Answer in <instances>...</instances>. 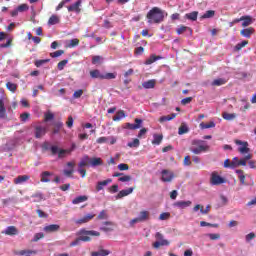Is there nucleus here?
Wrapping results in <instances>:
<instances>
[{
  "instance_id": "423d86ee",
  "label": "nucleus",
  "mask_w": 256,
  "mask_h": 256,
  "mask_svg": "<svg viewBox=\"0 0 256 256\" xmlns=\"http://www.w3.org/2000/svg\"><path fill=\"white\" fill-rule=\"evenodd\" d=\"M211 185H223L225 178L221 177L217 172H212L210 177Z\"/></svg>"
},
{
  "instance_id": "bf43d9fd",
  "label": "nucleus",
  "mask_w": 256,
  "mask_h": 256,
  "mask_svg": "<svg viewBox=\"0 0 256 256\" xmlns=\"http://www.w3.org/2000/svg\"><path fill=\"white\" fill-rule=\"evenodd\" d=\"M63 53H65V51H63V50H58V51H55V52L50 53V56L53 57V58L61 57V55H63Z\"/></svg>"
},
{
  "instance_id": "37998d69",
  "label": "nucleus",
  "mask_w": 256,
  "mask_h": 256,
  "mask_svg": "<svg viewBox=\"0 0 256 256\" xmlns=\"http://www.w3.org/2000/svg\"><path fill=\"white\" fill-rule=\"evenodd\" d=\"M6 88L8 89V91H11L12 93H15V91H17V84L12 83V82H7L6 83Z\"/></svg>"
},
{
  "instance_id": "cd10ccee",
  "label": "nucleus",
  "mask_w": 256,
  "mask_h": 256,
  "mask_svg": "<svg viewBox=\"0 0 256 256\" xmlns=\"http://www.w3.org/2000/svg\"><path fill=\"white\" fill-rule=\"evenodd\" d=\"M225 83H227V79L225 78H218V79H215L211 85L212 87H221V85H225Z\"/></svg>"
},
{
  "instance_id": "09e8293b",
  "label": "nucleus",
  "mask_w": 256,
  "mask_h": 256,
  "mask_svg": "<svg viewBox=\"0 0 256 256\" xmlns=\"http://www.w3.org/2000/svg\"><path fill=\"white\" fill-rule=\"evenodd\" d=\"M185 133H189V128L183 125L178 129V135H185Z\"/></svg>"
},
{
  "instance_id": "69168bd1",
  "label": "nucleus",
  "mask_w": 256,
  "mask_h": 256,
  "mask_svg": "<svg viewBox=\"0 0 256 256\" xmlns=\"http://www.w3.org/2000/svg\"><path fill=\"white\" fill-rule=\"evenodd\" d=\"M245 239L247 243L253 241V239H255V233L250 232L249 234L246 235Z\"/></svg>"
},
{
  "instance_id": "5fc2aeb1",
  "label": "nucleus",
  "mask_w": 256,
  "mask_h": 256,
  "mask_svg": "<svg viewBox=\"0 0 256 256\" xmlns=\"http://www.w3.org/2000/svg\"><path fill=\"white\" fill-rule=\"evenodd\" d=\"M247 43H249V42H247V40H244V41L238 43V44L235 46V50H236V51H241V48H242V47H245V46L247 45Z\"/></svg>"
},
{
  "instance_id": "6ab92c4d",
  "label": "nucleus",
  "mask_w": 256,
  "mask_h": 256,
  "mask_svg": "<svg viewBox=\"0 0 256 256\" xmlns=\"http://www.w3.org/2000/svg\"><path fill=\"white\" fill-rule=\"evenodd\" d=\"M14 255L32 256V255H37V252L35 250H20V251H15Z\"/></svg>"
},
{
  "instance_id": "9d476101",
  "label": "nucleus",
  "mask_w": 256,
  "mask_h": 256,
  "mask_svg": "<svg viewBox=\"0 0 256 256\" xmlns=\"http://www.w3.org/2000/svg\"><path fill=\"white\" fill-rule=\"evenodd\" d=\"M133 191H135V188L130 187L128 189H124L121 190L116 196L115 199L119 200V199H123V197H127V195H131V193H133Z\"/></svg>"
},
{
  "instance_id": "e433bc0d",
  "label": "nucleus",
  "mask_w": 256,
  "mask_h": 256,
  "mask_svg": "<svg viewBox=\"0 0 256 256\" xmlns=\"http://www.w3.org/2000/svg\"><path fill=\"white\" fill-rule=\"evenodd\" d=\"M78 45H79V39H77V38L71 39V40L66 44V46H67L69 49H73V47H77Z\"/></svg>"
},
{
  "instance_id": "473e14b6",
  "label": "nucleus",
  "mask_w": 256,
  "mask_h": 256,
  "mask_svg": "<svg viewBox=\"0 0 256 256\" xmlns=\"http://www.w3.org/2000/svg\"><path fill=\"white\" fill-rule=\"evenodd\" d=\"M222 117H223V119H225L226 121H233V119H236L237 114L224 112V113L222 114Z\"/></svg>"
},
{
  "instance_id": "ea45409f",
  "label": "nucleus",
  "mask_w": 256,
  "mask_h": 256,
  "mask_svg": "<svg viewBox=\"0 0 256 256\" xmlns=\"http://www.w3.org/2000/svg\"><path fill=\"white\" fill-rule=\"evenodd\" d=\"M51 173L49 171H45L41 174V182L42 183H49L51 180H49L48 177H50Z\"/></svg>"
},
{
  "instance_id": "2f4dec72",
  "label": "nucleus",
  "mask_w": 256,
  "mask_h": 256,
  "mask_svg": "<svg viewBox=\"0 0 256 256\" xmlns=\"http://www.w3.org/2000/svg\"><path fill=\"white\" fill-rule=\"evenodd\" d=\"M103 75L104 74H101V71L97 69L90 71V77H92V79H103Z\"/></svg>"
},
{
  "instance_id": "7ed1b4c3",
  "label": "nucleus",
  "mask_w": 256,
  "mask_h": 256,
  "mask_svg": "<svg viewBox=\"0 0 256 256\" xmlns=\"http://www.w3.org/2000/svg\"><path fill=\"white\" fill-rule=\"evenodd\" d=\"M101 233L95 230H80V241H84V243H89L91 241V237H99Z\"/></svg>"
},
{
  "instance_id": "a18cd8bd",
  "label": "nucleus",
  "mask_w": 256,
  "mask_h": 256,
  "mask_svg": "<svg viewBox=\"0 0 256 256\" xmlns=\"http://www.w3.org/2000/svg\"><path fill=\"white\" fill-rule=\"evenodd\" d=\"M16 8L18 9V13H25V11H29V5L27 4H21Z\"/></svg>"
},
{
  "instance_id": "f257e3e1",
  "label": "nucleus",
  "mask_w": 256,
  "mask_h": 256,
  "mask_svg": "<svg viewBox=\"0 0 256 256\" xmlns=\"http://www.w3.org/2000/svg\"><path fill=\"white\" fill-rule=\"evenodd\" d=\"M190 151L191 153H194V155H201V153H206V151H209V146L207 145L206 141L193 140Z\"/></svg>"
},
{
  "instance_id": "0eeeda50",
  "label": "nucleus",
  "mask_w": 256,
  "mask_h": 256,
  "mask_svg": "<svg viewBox=\"0 0 256 256\" xmlns=\"http://www.w3.org/2000/svg\"><path fill=\"white\" fill-rule=\"evenodd\" d=\"M50 151L52 155H58V159H64L65 155H67L68 151L65 149H60L59 147L53 145L50 147Z\"/></svg>"
},
{
  "instance_id": "58836bf2",
  "label": "nucleus",
  "mask_w": 256,
  "mask_h": 256,
  "mask_svg": "<svg viewBox=\"0 0 256 256\" xmlns=\"http://www.w3.org/2000/svg\"><path fill=\"white\" fill-rule=\"evenodd\" d=\"M90 165L92 167H99V165H103V161L101 158H93L92 160L90 159Z\"/></svg>"
},
{
  "instance_id": "4468645a",
  "label": "nucleus",
  "mask_w": 256,
  "mask_h": 256,
  "mask_svg": "<svg viewBox=\"0 0 256 256\" xmlns=\"http://www.w3.org/2000/svg\"><path fill=\"white\" fill-rule=\"evenodd\" d=\"M95 217V214H86L84 217L75 220L76 225H83V223H89L91 219Z\"/></svg>"
},
{
  "instance_id": "f3484780",
  "label": "nucleus",
  "mask_w": 256,
  "mask_h": 256,
  "mask_svg": "<svg viewBox=\"0 0 256 256\" xmlns=\"http://www.w3.org/2000/svg\"><path fill=\"white\" fill-rule=\"evenodd\" d=\"M81 0H78L77 2H75L74 4L68 6V11L71 12H75V13H79L81 11V9L79 7H81Z\"/></svg>"
},
{
  "instance_id": "774afa93",
  "label": "nucleus",
  "mask_w": 256,
  "mask_h": 256,
  "mask_svg": "<svg viewBox=\"0 0 256 256\" xmlns=\"http://www.w3.org/2000/svg\"><path fill=\"white\" fill-rule=\"evenodd\" d=\"M30 114L27 112H24L20 115L21 121H23V123H25V121H27V119H29Z\"/></svg>"
},
{
  "instance_id": "f03ea898",
  "label": "nucleus",
  "mask_w": 256,
  "mask_h": 256,
  "mask_svg": "<svg viewBox=\"0 0 256 256\" xmlns=\"http://www.w3.org/2000/svg\"><path fill=\"white\" fill-rule=\"evenodd\" d=\"M163 11L154 7L147 13L148 23H161L164 19Z\"/></svg>"
},
{
  "instance_id": "c756f323",
  "label": "nucleus",
  "mask_w": 256,
  "mask_h": 256,
  "mask_svg": "<svg viewBox=\"0 0 256 256\" xmlns=\"http://www.w3.org/2000/svg\"><path fill=\"white\" fill-rule=\"evenodd\" d=\"M253 31H254L253 28H246L241 30L240 35H242V37H246V39H249Z\"/></svg>"
},
{
  "instance_id": "a19ab883",
  "label": "nucleus",
  "mask_w": 256,
  "mask_h": 256,
  "mask_svg": "<svg viewBox=\"0 0 256 256\" xmlns=\"http://www.w3.org/2000/svg\"><path fill=\"white\" fill-rule=\"evenodd\" d=\"M159 59H162L161 56L151 55L149 59L146 60V65H152V63H155V61H159Z\"/></svg>"
},
{
  "instance_id": "5701e85b",
  "label": "nucleus",
  "mask_w": 256,
  "mask_h": 256,
  "mask_svg": "<svg viewBox=\"0 0 256 256\" xmlns=\"http://www.w3.org/2000/svg\"><path fill=\"white\" fill-rule=\"evenodd\" d=\"M111 255V251L105 250L103 248L99 249L98 251L91 252V256H108Z\"/></svg>"
},
{
  "instance_id": "8fccbe9b",
  "label": "nucleus",
  "mask_w": 256,
  "mask_h": 256,
  "mask_svg": "<svg viewBox=\"0 0 256 256\" xmlns=\"http://www.w3.org/2000/svg\"><path fill=\"white\" fill-rule=\"evenodd\" d=\"M109 193H118L119 192V185L114 184L108 188Z\"/></svg>"
},
{
  "instance_id": "b1692460",
  "label": "nucleus",
  "mask_w": 256,
  "mask_h": 256,
  "mask_svg": "<svg viewBox=\"0 0 256 256\" xmlns=\"http://www.w3.org/2000/svg\"><path fill=\"white\" fill-rule=\"evenodd\" d=\"M89 163H91V158L87 155L83 156L81 161L78 163V167H87V165H89Z\"/></svg>"
},
{
  "instance_id": "39448f33",
  "label": "nucleus",
  "mask_w": 256,
  "mask_h": 256,
  "mask_svg": "<svg viewBox=\"0 0 256 256\" xmlns=\"http://www.w3.org/2000/svg\"><path fill=\"white\" fill-rule=\"evenodd\" d=\"M175 179V173L171 170L164 169L161 171V181L163 183H171Z\"/></svg>"
},
{
  "instance_id": "0e129e2a",
  "label": "nucleus",
  "mask_w": 256,
  "mask_h": 256,
  "mask_svg": "<svg viewBox=\"0 0 256 256\" xmlns=\"http://www.w3.org/2000/svg\"><path fill=\"white\" fill-rule=\"evenodd\" d=\"M118 169L119 171H129V165L125 163H121L118 165Z\"/></svg>"
},
{
  "instance_id": "a211bd4d",
  "label": "nucleus",
  "mask_w": 256,
  "mask_h": 256,
  "mask_svg": "<svg viewBox=\"0 0 256 256\" xmlns=\"http://www.w3.org/2000/svg\"><path fill=\"white\" fill-rule=\"evenodd\" d=\"M30 177L28 175H20L14 179L15 185H23L26 181H29Z\"/></svg>"
},
{
  "instance_id": "6e6552de",
  "label": "nucleus",
  "mask_w": 256,
  "mask_h": 256,
  "mask_svg": "<svg viewBox=\"0 0 256 256\" xmlns=\"http://www.w3.org/2000/svg\"><path fill=\"white\" fill-rule=\"evenodd\" d=\"M236 145H241L238 148L239 153L242 155H245V153H249V143L241 141V140H236Z\"/></svg>"
},
{
  "instance_id": "6e6d98bb",
  "label": "nucleus",
  "mask_w": 256,
  "mask_h": 256,
  "mask_svg": "<svg viewBox=\"0 0 256 256\" xmlns=\"http://www.w3.org/2000/svg\"><path fill=\"white\" fill-rule=\"evenodd\" d=\"M118 181H120L121 183H128L129 181H131V176L130 175L122 176L118 179Z\"/></svg>"
},
{
  "instance_id": "4c0bfd02",
  "label": "nucleus",
  "mask_w": 256,
  "mask_h": 256,
  "mask_svg": "<svg viewBox=\"0 0 256 256\" xmlns=\"http://www.w3.org/2000/svg\"><path fill=\"white\" fill-rule=\"evenodd\" d=\"M215 127V122L210 121L208 124L205 122L200 123V129H213Z\"/></svg>"
},
{
  "instance_id": "bb28decb",
  "label": "nucleus",
  "mask_w": 256,
  "mask_h": 256,
  "mask_svg": "<svg viewBox=\"0 0 256 256\" xmlns=\"http://www.w3.org/2000/svg\"><path fill=\"white\" fill-rule=\"evenodd\" d=\"M163 141V134H154L152 145H161V142Z\"/></svg>"
},
{
  "instance_id": "1a4fd4ad",
  "label": "nucleus",
  "mask_w": 256,
  "mask_h": 256,
  "mask_svg": "<svg viewBox=\"0 0 256 256\" xmlns=\"http://www.w3.org/2000/svg\"><path fill=\"white\" fill-rule=\"evenodd\" d=\"M110 183H113V179L108 178L106 180L103 181H98L96 184V191L97 193H99L100 191H103L104 187H107V185H109Z\"/></svg>"
},
{
  "instance_id": "4be33fe9",
  "label": "nucleus",
  "mask_w": 256,
  "mask_h": 256,
  "mask_svg": "<svg viewBox=\"0 0 256 256\" xmlns=\"http://www.w3.org/2000/svg\"><path fill=\"white\" fill-rule=\"evenodd\" d=\"M157 81L155 79L148 80L142 83V87L144 89H155Z\"/></svg>"
},
{
  "instance_id": "13d9d810",
  "label": "nucleus",
  "mask_w": 256,
  "mask_h": 256,
  "mask_svg": "<svg viewBox=\"0 0 256 256\" xmlns=\"http://www.w3.org/2000/svg\"><path fill=\"white\" fill-rule=\"evenodd\" d=\"M73 173H75V170H74L73 168L64 169V170H63V174H64L66 177H71V175H73Z\"/></svg>"
},
{
  "instance_id": "20e7f679",
  "label": "nucleus",
  "mask_w": 256,
  "mask_h": 256,
  "mask_svg": "<svg viewBox=\"0 0 256 256\" xmlns=\"http://www.w3.org/2000/svg\"><path fill=\"white\" fill-rule=\"evenodd\" d=\"M155 239L156 241L152 244V247H154V249H159V247H169L170 245L169 240L165 239V236H163L161 232H157L155 234Z\"/></svg>"
},
{
  "instance_id": "864d4df0",
  "label": "nucleus",
  "mask_w": 256,
  "mask_h": 256,
  "mask_svg": "<svg viewBox=\"0 0 256 256\" xmlns=\"http://www.w3.org/2000/svg\"><path fill=\"white\" fill-rule=\"evenodd\" d=\"M67 63H69V60H62L58 63V69L59 71H63V69H65V65H67Z\"/></svg>"
},
{
  "instance_id": "72a5a7b5",
  "label": "nucleus",
  "mask_w": 256,
  "mask_h": 256,
  "mask_svg": "<svg viewBox=\"0 0 256 256\" xmlns=\"http://www.w3.org/2000/svg\"><path fill=\"white\" fill-rule=\"evenodd\" d=\"M224 167L225 169H235V167H237V163L231 162L229 159H226L224 161Z\"/></svg>"
},
{
  "instance_id": "dca6fc26",
  "label": "nucleus",
  "mask_w": 256,
  "mask_h": 256,
  "mask_svg": "<svg viewBox=\"0 0 256 256\" xmlns=\"http://www.w3.org/2000/svg\"><path fill=\"white\" fill-rule=\"evenodd\" d=\"M4 235H19V230L15 226H8L3 232Z\"/></svg>"
},
{
  "instance_id": "4d7b16f0",
  "label": "nucleus",
  "mask_w": 256,
  "mask_h": 256,
  "mask_svg": "<svg viewBox=\"0 0 256 256\" xmlns=\"http://www.w3.org/2000/svg\"><path fill=\"white\" fill-rule=\"evenodd\" d=\"M96 143L102 145L103 143H109V137H100L96 140Z\"/></svg>"
},
{
  "instance_id": "2eb2a0df",
  "label": "nucleus",
  "mask_w": 256,
  "mask_h": 256,
  "mask_svg": "<svg viewBox=\"0 0 256 256\" xmlns=\"http://www.w3.org/2000/svg\"><path fill=\"white\" fill-rule=\"evenodd\" d=\"M143 123V120L136 118L135 124L127 123L126 127L127 129H131L134 131L135 129H141V124Z\"/></svg>"
},
{
  "instance_id": "f8f14e48",
  "label": "nucleus",
  "mask_w": 256,
  "mask_h": 256,
  "mask_svg": "<svg viewBox=\"0 0 256 256\" xmlns=\"http://www.w3.org/2000/svg\"><path fill=\"white\" fill-rule=\"evenodd\" d=\"M59 229H61V226H59L58 224H50L47 225L43 228V231L45 233H57V231H59Z\"/></svg>"
},
{
  "instance_id": "f704fd0d",
  "label": "nucleus",
  "mask_w": 256,
  "mask_h": 256,
  "mask_svg": "<svg viewBox=\"0 0 256 256\" xmlns=\"http://www.w3.org/2000/svg\"><path fill=\"white\" fill-rule=\"evenodd\" d=\"M60 19L57 15H52L48 20V25H57L59 24Z\"/></svg>"
},
{
  "instance_id": "ddd939ff",
  "label": "nucleus",
  "mask_w": 256,
  "mask_h": 256,
  "mask_svg": "<svg viewBox=\"0 0 256 256\" xmlns=\"http://www.w3.org/2000/svg\"><path fill=\"white\" fill-rule=\"evenodd\" d=\"M7 118V110L5 109V98L1 96L0 98V119Z\"/></svg>"
},
{
  "instance_id": "c9c22d12",
  "label": "nucleus",
  "mask_w": 256,
  "mask_h": 256,
  "mask_svg": "<svg viewBox=\"0 0 256 256\" xmlns=\"http://www.w3.org/2000/svg\"><path fill=\"white\" fill-rule=\"evenodd\" d=\"M199 15V12L193 11L191 13H188L185 15L186 19H189L190 21H197V16Z\"/></svg>"
},
{
  "instance_id": "49530a36",
  "label": "nucleus",
  "mask_w": 256,
  "mask_h": 256,
  "mask_svg": "<svg viewBox=\"0 0 256 256\" xmlns=\"http://www.w3.org/2000/svg\"><path fill=\"white\" fill-rule=\"evenodd\" d=\"M206 237H209L211 241H217L218 239H221V234L208 233L206 234Z\"/></svg>"
},
{
  "instance_id": "c03bdc74",
  "label": "nucleus",
  "mask_w": 256,
  "mask_h": 256,
  "mask_svg": "<svg viewBox=\"0 0 256 256\" xmlns=\"http://www.w3.org/2000/svg\"><path fill=\"white\" fill-rule=\"evenodd\" d=\"M211 17H215V11L208 10L203 14L202 19H211Z\"/></svg>"
},
{
  "instance_id": "338daca9",
  "label": "nucleus",
  "mask_w": 256,
  "mask_h": 256,
  "mask_svg": "<svg viewBox=\"0 0 256 256\" xmlns=\"http://www.w3.org/2000/svg\"><path fill=\"white\" fill-rule=\"evenodd\" d=\"M117 77V74L115 73H106L103 75V79H115Z\"/></svg>"
},
{
  "instance_id": "9b49d317",
  "label": "nucleus",
  "mask_w": 256,
  "mask_h": 256,
  "mask_svg": "<svg viewBox=\"0 0 256 256\" xmlns=\"http://www.w3.org/2000/svg\"><path fill=\"white\" fill-rule=\"evenodd\" d=\"M47 133V128L44 126L38 125L35 127V137L36 139H41Z\"/></svg>"
},
{
  "instance_id": "7c9ffc66",
  "label": "nucleus",
  "mask_w": 256,
  "mask_h": 256,
  "mask_svg": "<svg viewBox=\"0 0 256 256\" xmlns=\"http://www.w3.org/2000/svg\"><path fill=\"white\" fill-rule=\"evenodd\" d=\"M176 117H177V114L172 113L171 115L160 117L159 122L165 123V121H173V119H175Z\"/></svg>"
},
{
  "instance_id": "de8ad7c7",
  "label": "nucleus",
  "mask_w": 256,
  "mask_h": 256,
  "mask_svg": "<svg viewBox=\"0 0 256 256\" xmlns=\"http://www.w3.org/2000/svg\"><path fill=\"white\" fill-rule=\"evenodd\" d=\"M140 142L139 139L135 138L132 142H128V147L130 148H137L139 147Z\"/></svg>"
},
{
  "instance_id": "680f3d73",
  "label": "nucleus",
  "mask_w": 256,
  "mask_h": 256,
  "mask_svg": "<svg viewBox=\"0 0 256 256\" xmlns=\"http://www.w3.org/2000/svg\"><path fill=\"white\" fill-rule=\"evenodd\" d=\"M55 119V115L51 112H47L45 114V121H53Z\"/></svg>"
},
{
  "instance_id": "603ef678",
  "label": "nucleus",
  "mask_w": 256,
  "mask_h": 256,
  "mask_svg": "<svg viewBox=\"0 0 256 256\" xmlns=\"http://www.w3.org/2000/svg\"><path fill=\"white\" fill-rule=\"evenodd\" d=\"M50 61V59L37 60L35 65L36 67H42V65H45V63H49Z\"/></svg>"
},
{
  "instance_id": "a878e982",
  "label": "nucleus",
  "mask_w": 256,
  "mask_h": 256,
  "mask_svg": "<svg viewBox=\"0 0 256 256\" xmlns=\"http://www.w3.org/2000/svg\"><path fill=\"white\" fill-rule=\"evenodd\" d=\"M149 219V211H141L138 215V220L143 223Z\"/></svg>"
},
{
  "instance_id": "3c124183",
  "label": "nucleus",
  "mask_w": 256,
  "mask_h": 256,
  "mask_svg": "<svg viewBox=\"0 0 256 256\" xmlns=\"http://www.w3.org/2000/svg\"><path fill=\"white\" fill-rule=\"evenodd\" d=\"M101 61H103V57H101V56H93L92 57L93 65H97V64L101 63Z\"/></svg>"
},
{
  "instance_id": "052dcab7",
  "label": "nucleus",
  "mask_w": 256,
  "mask_h": 256,
  "mask_svg": "<svg viewBox=\"0 0 256 256\" xmlns=\"http://www.w3.org/2000/svg\"><path fill=\"white\" fill-rule=\"evenodd\" d=\"M170 216L171 214H169L168 212H164L160 214L159 219L160 221H167V219H169Z\"/></svg>"
},
{
  "instance_id": "412c9836",
  "label": "nucleus",
  "mask_w": 256,
  "mask_h": 256,
  "mask_svg": "<svg viewBox=\"0 0 256 256\" xmlns=\"http://www.w3.org/2000/svg\"><path fill=\"white\" fill-rule=\"evenodd\" d=\"M178 35H182V33H186V35L191 36L193 35V30L187 26H181L177 29Z\"/></svg>"
},
{
  "instance_id": "e2e57ef3",
  "label": "nucleus",
  "mask_w": 256,
  "mask_h": 256,
  "mask_svg": "<svg viewBox=\"0 0 256 256\" xmlns=\"http://www.w3.org/2000/svg\"><path fill=\"white\" fill-rule=\"evenodd\" d=\"M108 215H107V211H105V210H102L100 213H99V215H98V219H100V220H103V219H108Z\"/></svg>"
},
{
  "instance_id": "aec40b11",
  "label": "nucleus",
  "mask_w": 256,
  "mask_h": 256,
  "mask_svg": "<svg viewBox=\"0 0 256 256\" xmlns=\"http://www.w3.org/2000/svg\"><path fill=\"white\" fill-rule=\"evenodd\" d=\"M174 207H178V209H187V207H191V201H177L174 203Z\"/></svg>"
},
{
  "instance_id": "393cba45",
  "label": "nucleus",
  "mask_w": 256,
  "mask_h": 256,
  "mask_svg": "<svg viewBox=\"0 0 256 256\" xmlns=\"http://www.w3.org/2000/svg\"><path fill=\"white\" fill-rule=\"evenodd\" d=\"M89 199V197L82 195V196H77L76 198H74L72 200V204L73 205H79V203H85V201H87Z\"/></svg>"
},
{
  "instance_id": "c85d7f7f",
  "label": "nucleus",
  "mask_w": 256,
  "mask_h": 256,
  "mask_svg": "<svg viewBox=\"0 0 256 256\" xmlns=\"http://www.w3.org/2000/svg\"><path fill=\"white\" fill-rule=\"evenodd\" d=\"M253 23L251 16H242V27H249Z\"/></svg>"
},
{
  "instance_id": "79ce46f5",
  "label": "nucleus",
  "mask_w": 256,
  "mask_h": 256,
  "mask_svg": "<svg viewBox=\"0 0 256 256\" xmlns=\"http://www.w3.org/2000/svg\"><path fill=\"white\" fill-rule=\"evenodd\" d=\"M125 117V111L119 110L117 114L113 117V121H121Z\"/></svg>"
}]
</instances>
